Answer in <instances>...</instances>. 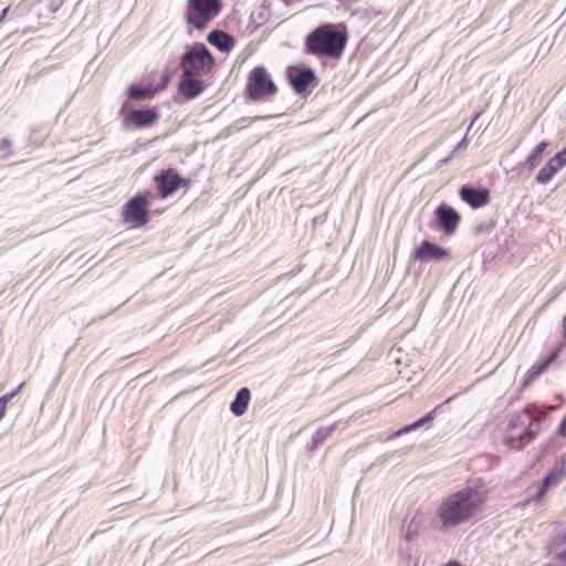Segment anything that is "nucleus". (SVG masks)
<instances>
[{
    "label": "nucleus",
    "mask_w": 566,
    "mask_h": 566,
    "mask_svg": "<svg viewBox=\"0 0 566 566\" xmlns=\"http://www.w3.org/2000/svg\"><path fill=\"white\" fill-rule=\"evenodd\" d=\"M489 500V491L482 485H470L450 494L437 510V515L444 528L455 527L468 522L482 512Z\"/></svg>",
    "instance_id": "nucleus-1"
},
{
    "label": "nucleus",
    "mask_w": 566,
    "mask_h": 566,
    "mask_svg": "<svg viewBox=\"0 0 566 566\" xmlns=\"http://www.w3.org/2000/svg\"><path fill=\"white\" fill-rule=\"evenodd\" d=\"M537 408L528 405L515 411L500 426L502 442L509 448L520 450L531 442L541 430V420L535 415Z\"/></svg>",
    "instance_id": "nucleus-2"
},
{
    "label": "nucleus",
    "mask_w": 566,
    "mask_h": 566,
    "mask_svg": "<svg viewBox=\"0 0 566 566\" xmlns=\"http://www.w3.org/2000/svg\"><path fill=\"white\" fill-rule=\"evenodd\" d=\"M348 41L345 24L325 23L307 34L305 38V52L315 56L339 59Z\"/></svg>",
    "instance_id": "nucleus-3"
},
{
    "label": "nucleus",
    "mask_w": 566,
    "mask_h": 566,
    "mask_svg": "<svg viewBox=\"0 0 566 566\" xmlns=\"http://www.w3.org/2000/svg\"><path fill=\"white\" fill-rule=\"evenodd\" d=\"M222 0H188L184 19L188 32L197 30L202 32L220 14Z\"/></svg>",
    "instance_id": "nucleus-4"
},
{
    "label": "nucleus",
    "mask_w": 566,
    "mask_h": 566,
    "mask_svg": "<svg viewBox=\"0 0 566 566\" xmlns=\"http://www.w3.org/2000/svg\"><path fill=\"white\" fill-rule=\"evenodd\" d=\"M214 66V59L208 48L200 42L187 46L181 56L180 67L184 75L203 76L209 74Z\"/></svg>",
    "instance_id": "nucleus-5"
},
{
    "label": "nucleus",
    "mask_w": 566,
    "mask_h": 566,
    "mask_svg": "<svg viewBox=\"0 0 566 566\" xmlns=\"http://www.w3.org/2000/svg\"><path fill=\"white\" fill-rule=\"evenodd\" d=\"M244 92L250 99L261 101L275 95L277 87L264 66H254L248 74Z\"/></svg>",
    "instance_id": "nucleus-6"
},
{
    "label": "nucleus",
    "mask_w": 566,
    "mask_h": 566,
    "mask_svg": "<svg viewBox=\"0 0 566 566\" xmlns=\"http://www.w3.org/2000/svg\"><path fill=\"white\" fill-rule=\"evenodd\" d=\"M151 193L149 190L137 192L123 207L122 219L132 227H143L149 221V206Z\"/></svg>",
    "instance_id": "nucleus-7"
},
{
    "label": "nucleus",
    "mask_w": 566,
    "mask_h": 566,
    "mask_svg": "<svg viewBox=\"0 0 566 566\" xmlns=\"http://www.w3.org/2000/svg\"><path fill=\"white\" fill-rule=\"evenodd\" d=\"M154 184L157 195L163 199L171 196L179 188L187 190L190 187V180L181 177L175 168L163 169L154 177Z\"/></svg>",
    "instance_id": "nucleus-8"
},
{
    "label": "nucleus",
    "mask_w": 566,
    "mask_h": 566,
    "mask_svg": "<svg viewBox=\"0 0 566 566\" xmlns=\"http://www.w3.org/2000/svg\"><path fill=\"white\" fill-rule=\"evenodd\" d=\"M450 256L449 250L434 244L428 240H423L419 247L412 252L413 260L430 261V260H444Z\"/></svg>",
    "instance_id": "nucleus-9"
},
{
    "label": "nucleus",
    "mask_w": 566,
    "mask_h": 566,
    "mask_svg": "<svg viewBox=\"0 0 566 566\" xmlns=\"http://www.w3.org/2000/svg\"><path fill=\"white\" fill-rule=\"evenodd\" d=\"M159 114L156 108L132 111L125 118V124L134 128H144L157 123Z\"/></svg>",
    "instance_id": "nucleus-10"
},
{
    "label": "nucleus",
    "mask_w": 566,
    "mask_h": 566,
    "mask_svg": "<svg viewBox=\"0 0 566 566\" xmlns=\"http://www.w3.org/2000/svg\"><path fill=\"white\" fill-rule=\"evenodd\" d=\"M439 227L447 233L451 234L458 228L461 217L452 208L447 205H440L434 211Z\"/></svg>",
    "instance_id": "nucleus-11"
},
{
    "label": "nucleus",
    "mask_w": 566,
    "mask_h": 566,
    "mask_svg": "<svg viewBox=\"0 0 566 566\" xmlns=\"http://www.w3.org/2000/svg\"><path fill=\"white\" fill-rule=\"evenodd\" d=\"M460 198L471 208L478 209L489 203L490 191L485 188H472L462 186L459 190Z\"/></svg>",
    "instance_id": "nucleus-12"
},
{
    "label": "nucleus",
    "mask_w": 566,
    "mask_h": 566,
    "mask_svg": "<svg viewBox=\"0 0 566 566\" xmlns=\"http://www.w3.org/2000/svg\"><path fill=\"white\" fill-rule=\"evenodd\" d=\"M566 478V452L555 462L551 472L544 478L541 489L539 496L544 495L546 491L557 485L560 481Z\"/></svg>",
    "instance_id": "nucleus-13"
},
{
    "label": "nucleus",
    "mask_w": 566,
    "mask_h": 566,
    "mask_svg": "<svg viewBox=\"0 0 566 566\" xmlns=\"http://www.w3.org/2000/svg\"><path fill=\"white\" fill-rule=\"evenodd\" d=\"M207 41L223 53H229L235 45V39L221 30L211 31L207 36Z\"/></svg>",
    "instance_id": "nucleus-14"
},
{
    "label": "nucleus",
    "mask_w": 566,
    "mask_h": 566,
    "mask_svg": "<svg viewBox=\"0 0 566 566\" xmlns=\"http://www.w3.org/2000/svg\"><path fill=\"white\" fill-rule=\"evenodd\" d=\"M199 77L200 76L184 75L179 84V92L185 98L192 99L203 91L205 85Z\"/></svg>",
    "instance_id": "nucleus-15"
},
{
    "label": "nucleus",
    "mask_w": 566,
    "mask_h": 566,
    "mask_svg": "<svg viewBox=\"0 0 566 566\" xmlns=\"http://www.w3.org/2000/svg\"><path fill=\"white\" fill-rule=\"evenodd\" d=\"M558 353L559 349H556L553 353H551L549 356H547L546 358L534 364L525 374L524 386L530 385L542 374H544L548 369L549 365L556 360V358L558 357Z\"/></svg>",
    "instance_id": "nucleus-16"
},
{
    "label": "nucleus",
    "mask_w": 566,
    "mask_h": 566,
    "mask_svg": "<svg viewBox=\"0 0 566 566\" xmlns=\"http://www.w3.org/2000/svg\"><path fill=\"white\" fill-rule=\"evenodd\" d=\"M291 84L295 92L304 93L308 86L316 85L315 73L311 69L302 70L291 77Z\"/></svg>",
    "instance_id": "nucleus-17"
},
{
    "label": "nucleus",
    "mask_w": 566,
    "mask_h": 566,
    "mask_svg": "<svg viewBox=\"0 0 566 566\" xmlns=\"http://www.w3.org/2000/svg\"><path fill=\"white\" fill-rule=\"evenodd\" d=\"M250 399V390L248 388H241L238 391L235 399L230 405L231 412L235 416H242L248 409Z\"/></svg>",
    "instance_id": "nucleus-18"
},
{
    "label": "nucleus",
    "mask_w": 566,
    "mask_h": 566,
    "mask_svg": "<svg viewBox=\"0 0 566 566\" xmlns=\"http://www.w3.org/2000/svg\"><path fill=\"white\" fill-rule=\"evenodd\" d=\"M560 170L558 166H556V161L553 159H548L545 166L538 171L536 175V181L541 185L548 184L554 176Z\"/></svg>",
    "instance_id": "nucleus-19"
},
{
    "label": "nucleus",
    "mask_w": 566,
    "mask_h": 566,
    "mask_svg": "<svg viewBox=\"0 0 566 566\" xmlns=\"http://www.w3.org/2000/svg\"><path fill=\"white\" fill-rule=\"evenodd\" d=\"M548 147V142L543 140L531 151V154L526 157L525 164L530 170H533L543 158V153Z\"/></svg>",
    "instance_id": "nucleus-20"
},
{
    "label": "nucleus",
    "mask_w": 566,
    "mask_h": 566,
    "mask_svg": "<svg viewBox=\"0 0 566 566\" xmlns=\"http://www.w3.org/2000/svg\"><path fill=\"white\" fill-rule=\"evenodd\" d=\"M159 88L148 85L146 87H139L136 85H132L128 88V95L130 98L143 99V98H151L158 93Z\"/></svg>",
    "instance_id": "nucleus-21"
},
{
    "label": "nucleus",
    "mask_w": 566,
    "mask_h": 566,
    "mask_svg": "<svg viewBox=\"0 0 566 566\" xmlns=\"http://www.w3.org/2000/svg\"><path fill=\"white\" fill-rule=\"evenodd\" d=\"M433 411L429 412L428 415H426L424 417L420 418L419 420H417L416 422L411 423V424H408V426H405L403 428L399 429L398 431H396L392 437H399L403 433H407V432H410L411 430H415L421 426H423L426 422H429L433 419Z\"/></svg>",
    "instance_id": "nucleus-22"
},
{
    "label": "nucleus",
    "mask_w": 566,
    "mask_h": 566,
    "mask_svg": "<svg viewBox=\"0 0 566 566\" xmlns=\"http://www.w3.org/2000/svg\"><path fill=\"white\" fill-rule=\"evenodd\" d=\"M22 387H23V384L19 385L15 390L0 397V415L2 417H4V415H6L7 405L9 403V401H11L20 392Z\"/></svg>",
    "instance_id": "nucleus-23"
},
{
    "label": "nucleus",
    "mask_w": 566,
    "mask_h": 566,
    "mask_svg": "<svg viewBox=\"0 0 566 566\" xmlns=\"http://www.w3.org/2000/svg\"><path fill=\"white\" fill-rule=\"evenodd\" d=\"M553 159L556 161V166H558L560 169L566 166V147L555 154L553 156Z\"/></svg>",
    "instance_id": "nucleus-24"
},
{
    "label": "nucleus",
    "mask_w": 566,
    "mask_h": 566,
    "mask_svg": "<svg viewBox=\"0 0 566 566\" xmlns=\"http://www.w3.org/2000/svg\"><path fill=\"white\" fill-rule=\"evenodd\" d=\"M545 566H566V549L556 555L555 562Z\"/></svg>",
    "instance_id": "nucleus-25"
},
{
    "label": "nucleus",
    "mask_w": 566,
    "mask_h": 566,
    "mask_svg": "<svg viewBox=\"0 0 566 566\" xmlns=\"http://www.w3.org/2000/svg\"><path fill=\"white\" fill-rule=\"evenodd\" d=\"M331 432V429H319L316 431L314 441H321L325 439Z\"/></svg>",
    "instance_id": "nucleus-26"
},
{
    "label": "nucleus",
    "mask_w": 566,
    "mask_h": 566,
    "mask_svg": "<svg viewBox=\"0 0 566 566\" xmlns=\"http://www.w3.org/2000/svg\"><path fill=\"white\" fill-rule=\"evenodd\" d=\"M0 144H1V146H2L3 148H8V147H10V140H9V139H6V138H4V139H2V140L0 142Z\"/></svg>",
    "instance_id": "nucleus-27"
},
{
    "label": "nucleus",
    "mask_w": 566,
    "mask_h": 566,
    "mask_svg": "<svg viewBox=\"0 0 566 566\" xmlns=\"http://www.w3.org/2000/svg\"><path fill=\"white\" fill-rule=\"evenodd\" d=\"M556 541H557L559 544L565 543V542H566V535H563V536L557 537V539H556Z\"/></svg>",
    "instance_id": "nucleus-28"
},
{
    "label": "nucleus",
    "mask_w": 566,
    "mask_h": 566,
    "mask_svg": "<svg viewBox=\"0 0 566 566\" xmlns=\"http://www.w3.org/2000/svg\"><path fill=\"white\" fill-rule=\"evenodd\" d=\"M444 566H461L458 562H449L447 565Z\"/></svg>",
    "instance_id": "nucleus-29"
},
{
    "label": "nucleus",
    "mask_w": 566,
    "mask_h": 566,
    "mask_svg": "<svg viewBox=\"0 0 566 566\" xmlns=\"http://www.w3.org/2000/svg\"><path fill=\"white\" fill-rule=\"evenodd\" d=\"M8 10H9V9H8V8H6V9L2 11L1 17H0L1 21H2V20H3V18L6 17V14H7Z\"/></svg>",
    "instance_id": "nucleus-30"
},
{
    "label": "nucleus",
    "mask_w": 566,
    "mask_h": 566,
    "mask_svg": "<svg viewBox=\"0 0 566 566\" xmlns=\"http://www.w3.org/2000/svg\"><path fill=\"white\" fill-rule=\"evenodd\" d=\"M3 417L0 415V420L2 419Z\"/></svg>",
    "instance_id": "nucleus-31"
}]
</instances>
